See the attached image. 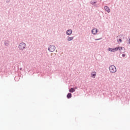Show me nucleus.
I'll use <instances>...</instances> for the list:
<instances>
[{
    "label": "nucleus",
    "mask_w": 130,
    "mask_h": 130,
    "mask_svg": "<svg viewBox=\"0 0 130 130\" xmlns=\"http://www.w3.org/2000/svg\"><path fill=\"white\" fill-rule=\"evenodd\" d=\"M109 71L111 73L114 74V73L116 72V67L114 66H111L109 67Z\"/></svg>",
    "instance_id": "nucleus-1"
},
{
    "label": "nucleus",
    "mask_w": 130,
    "mask_h": 130,
    "mask_svg": "<svg viewBox=\"0 0 130 130\" xmlns=\"http://www.w3.org/2000/svg\"><path fill=\"white\" fill-rule=\"evenodd\" d=\"M26 47V44L24 43H21L19 45V48L20 50H23Z\"/></svg>",
    "instance_id": "nucleus-2"
},
{
    "label": "nucleus",
    "mask_w": 130,
    "mask_h": 130,
    "mask_svg": "<svg viewBox=\"0 0 130 130\" xmlns=\"http://www.w3.org/2000/svg\"><path fill=\"white\" fill-rule=\"evenodd\" d=\"M108 51H111V52H115V51H117L118 50V47L116 48H109L108 49Z\"/></svg>",
    "instance_id": "nucleus-3"
},
{
    "label": "nucleus",
    "mask_w": 130,
    "mask_h": 130,
    "mask_svg": "<svg viewBox=\"0 0 130 130\" xmlns=\"http://www.w3.org/2000/svg\"><path fill=\"white\" fill-rule=\"evenodd\" d=\"M48 50L51 52H53V51L55 50V47L53 45H51L49 47Z\"/></svg>",
    "instance_id": "nucleus-4"
},
{
    "label": "nucleus",
    "mask_w": 130,
    "mask_h": 130,
    "mask_svg": "<svg viewBox=\"0 0 130 130\" xmlns=\"http://www.w3.org/2000/svg\"><path fill=\"white\" fill-rule=\"evenodd\" d=\"M118 48L121 53H123L125 51L124 48H122L121 47H118Z\"/></svg>",
    "instance_id": "nucleus-5"
},
{
    "label": "nucleus",
    "mask_w": 130,
    "mask_h": 130,
    "mask_svg": "<svg viewBox=\"0 0 130 130\" xmlns=\"http://www.w3.org/2000/svg\"><path fill=\"white\" fill-rule=\"evenodd\" d=\"M92 34H93L94 35H96V34H97V32H98V29H97L96 28H93L92 31H91Z\"/></svg>",
    "instance_id": "nucleus-6"
},
{
    "label": "nucleus",
    "mask_w": 130,
    "mask_h": 130,
    "mask_svg": "<svg viewBox=\"0 0 130 130\" xmlns=\"http://www.w3.org/2000/svg\"><path fill=\"white\" fill-rule=\"evenodd\" d=\"M72 33H73V30H72V29H69L67 31V35H72Z\"/></svg>",
    "instance_id": "nucleus-7"
},
{
    "label": "nucleus",
    "mask_w": 130,
    "mask_h": 130,
    "mask_svg": "<svg viewBox=\"0 0 130 130\" xmlns=\"http://www.w3.org/2000/svg\"><path fill=\"white\" fill-rule=\"evenodd\" d=\"M104 9L105 11L107 12V13H110V9H109V7L107 6H105Z\"/></svg>",
    "instance_id": "nucleus-8"
},
{
    "label": "nucleus",
    "mask_w": 130,
    "mask_h": 130,
    "mask_svg": "<svg viewBox=\"0 0 130 130\" xmlns=\"http://www.w3.org/2000/svg\"><path fill=\"white\" fill-rule=\"evenodd\" d=\"M96 73L95 72H92V73H91L92 78H93V79L95 78V77H96Z\"/></svg>",
    "instance_id": "nucleus-9"
},
{
    "label": "nucleus",
    "mask_w": 130,
    "mask_h": 130,
    "mask_svg": "<svg viewBox=\"0 0 130 130\" xmlns=\"http://www.w3.org/2000/svg\"><path fill=\"white\" fill-rule=\"evenodd\" d=\"M75 91H76V90L75 89H74V88H71L69 90V92H70V93H74V92H75Z\"/></svg>",
    "instance_id": "nucleus-10"
},
{
    "label": "nucleus",
    "mask_w": 130,
    "mask_h": 130,
    "mask_svg": "<svg viewBox=\"0 0 130 130\" xmlns=\"http://www.w3.org/2000/svg\"><path fill=\"white\" fill-rule=\"evenodd\" d=\"M73 39H74V37H69L68 38V41H72V40H73Z\"/></svg>",
    "instance_id": "nucleus-11"
},
{
    "label": "nucleus",
    "mask_w": 130,
    "mask_h": 130,
    "mask_svg": "<svg viewBox=\"0 0 130 130\" xmlns=\"http://www.w3.org/2000/svg\"><path fill=\"white\" fill-rule=\"evenodd\" d=\"M67 98L68 99L72 98V93H69L67 95Z\"/></svg>",
    "instance_id": "nucleus-12"
},
{
    "label": "nucleus",
    "mask_w": 130,
    "mask_h": 130,
    "mask_svg": "<svg viewBox=\"0 0 130 130\" xmlns=\"http://www.w3.org/2000/svg\"><path fill=\"white\" fill-rule=\"evenodd\" d=\"M122 40L121 39H119L118 41V42H122Z\"/></svg>",
    "instance_id": "nucleus-13"
},
{
    "label": "nucleus",
    "mask_w": 130,
    "mask_h": 130,
    "mask_svg": "<svg viewBox=\"0 0 130 130\" xmlns=\"http://www.w3.org/2000/svg\"><path fill=\"white\" fill-rule=\"evenodd\" d=\"M122 56H123V57H124V56H125V54H122Z\"/></svg>",
    "instance_id": "nucleus-14"
},
{
    "label": "nucleus",
    "mask_w": 130,
    "mask_h": 130,
    "mask_svg": "<svg viewBox=\"0 0 130 130\" xmlns=\"http://www.w3.org/2000/svg\"><path fill=\"white\" fill-rule=\"evenodd\" d=\"M100 39H95V40H100Z\"/></svg>",
    "instance_id": "nucleus-15"
}]
</instances>
